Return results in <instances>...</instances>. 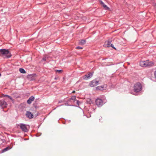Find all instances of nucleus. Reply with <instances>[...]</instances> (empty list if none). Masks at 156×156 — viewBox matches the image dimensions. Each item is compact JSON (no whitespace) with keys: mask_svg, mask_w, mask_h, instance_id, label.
Returning <instances> with one entry per match:
<instances>
[{"mask_svg":"<svg viewBox=\"0 0 156 156\" xmlns=\"http://www.w3.org/2000/svg\"><path fill=\"white\" fill-rule=\"evenodd\" d=\"M0 56L6 58H9L11 57V55L8 50L2 49H0Z\"/></svg>","mask_w":156,"mask_h":156,"instance_id":"1","label":"nucleus"},{"mask_svg":"<svg viewBox=\"0 0 156 156\" xmlns=\"http://www.w3.org/2000/svg\"><path fill=\"white\" fill-rule=\"evenodd\" d=\"M1 73H0V76H1Z\"/></svg>","mask_w":156,"mask_h":156,"instance_id":"29","label":"nucleus"},{"mask_svg":"<svg viewBox=\"0 0 156 156\" xmlns=\"http://www.w3.org/2000/svg\"><path fill=\"white\" fill-rule=\"evenodd\" d=\"M34 98L33 96H31L29 99L27 100V103L29 104H31L32 101H34Z\"/></svg>","mask_w":156,"mask_h":156,"instance_id":"11","label":"nucleus"},{"mask_svg":"<svg viewBox=\"0 0 156 156\" xmlns=\"http://www.w3.org/2000/svg\"><path fill=\"white\" fill-rule=\"evenodd\" d=\"M62 71V70H56V71L57 72H58V73H60Z\"/></svg>","mask_w":156,"mask_h":156,"instance_id":"22","label":"nucleus"},{"mask_svg":"<svg viewBox=\"0 0 156 156\" xmlns=\"http://www.w3.org/2000/svg\"><path fill=\"white\" fill-rule=\"evenodd\" d=\"M83 48L81 47H80V46H78L76 47V48L77 49H81Z\"/></svg>","mask_w":156,"mask_h":156,"instance_id":"21","label":"nucleus"},{"mask_svg":"<svg viewBox=\"0 0 156 156\" xmlns=\"http://www.w3.org/2000/svg\"><path fill=\"white\" fill-rule=\"evenodd\" d=\"M154 76H155V78H156V70L154 72Z\"/></svg>","mask_w":156,"mask_h":156,"instance_id":"25","label":"nucleus"},{"mask_svg":"<svg viewBox=\"0 0 156 156\" xmlns=\"http://www.w3.org/2000/svg\"><path fill=\"white\" fill-rule=\"evenodd\" d=\"M10 149V148L9 147H6L2 151V152H5L7 151Z\"/></svg>","mask_w":156,"mask_h":156,"instance_id":"15","label":"nucleus"},{"mask_svg":"<svg viewBox=\"0 0 156 156\" xmlns=\"http://www.w3.org/2000/svg\"><path fill=\"white\" fill-rule=\"evenodd\" d=\"M85 43V40H81L79 42V44L80 45H83Z\"/></svg>","mask_w":156,"mask_h":156,"instance_id":"13","label":"nucleus"},{"mask_svg":"<svg viewBox=\"0 0 156 156\" xmlns=\"http://www.w3.org/2000/svg\"><path fill=\"white\" fill-rule=\"evenodd\" d=\"M142 89V86L141 83H137L135 84L134 86V90L136 92H139Z\"/></svg>","mask_w":156,"mask_h":156,"instance_id":"3","label":"nucleus"},{"mask_svg":"<svg viewBox=\"0 0 156 156\" xmlns=\"http://www.w3.org/2000/svg\"><path fill=\"white\" fill-rule=\"evenodd\" d=\"M104 46L105 47H112L115 49H116V48L114 47V45L111 44V42L109 41H106L104 44Z\"/></svg>","mask_w":156,"mask_h":156,"instance_id":"4","label":"nucleus"},{"mask_svg":"<svg viewBox=\"0 0 156 156\" xmlns=\"http://www.w3.org/2000/svg\"><path fill=\"white\" fill-rule=\"evenodd\" d=\"M93 73H90L85 75L83 77V79L85 80H87L90 78L93 75Z\"/></svg>","mask_w":156,"mask_h":156,"instance_id":"8","label":"nucleus"},{"mask_svg":"<svg viewBox=\"0 0 156 156\" xmlns=\"http://www.w3.org/2000/svg\"><path fill=\"white\" fill-rule=\"evenodd\" d=\"M20 72L23 73H25L26 72L25 71L23 68H20L19 69Z\"/></svg>","mask_w":156,"mask_h":156,"instance_id":"16","label":"nucleus"},{"mask_svg":"<svg viewBox=\"0 0 156 156\" xmlns=\"http://www.w3.org/2000/svg\"><path fill=\"white\" fill-rule=\"evenodd\" d=\"M0 105L2 107H6L7 105L6 102L4 101H0Z\"/></svg>","mask_w":156,"mask_h":156,"instance_id":"10","label":"nucleus"},{"mask_svg":"<svg viewBox=\"0 0 156 156\" xmlns=\"http://www.w3.org/2000/svg\"><path fill=\"white\" fill-rule=\"evenodd\" d=\"M62 101H63L62 100H60V101H59L58 103H62Z\"/></svg>","mask_w":156,"mask_h":156,"instance_id":"26","label":"nucleus"},{"mask_svg":"<svg viewBox=\"0 0 156 156\" xmlns=\"http://www.w3.org/2000/svg\"><path fill=\"white\" fill-rule=\"evenodd\" d=\"M8 97L11 100H13V99H12V98L10 96H8Z\"/></svg>","mask_w":156,"mask_h":156,"instance_id":"23","label":"nucleus"},{"mask_svg":"<svg viewBox=\"0 0 156 156\" xmlns=\"http://www.w3.org/2000/svg\"><path fill=\"white\" fill-rule=\"evenodd\" d=\"M4 97H8V96H9V95H4Z\"/></svg>","mask_w":156,"mask_h":156,"instance_id":"27","label":"nucleus"},{"mask_svg":"<svg viewBox=\"0 0 156 156\" xmlns=\"http://www.w3.org/2000/svg\"><path fill=\"white\" fill-rule=\"evenodd\" d=\"M75 92V90H73V91H72V93H74Z\"/></svg>","mask_w":156,"mask_h":156,"instance_id":"28","label":"nucleus"},{"mask_svg":"<svg viewBox=\"0 0 156 156\" xmlns=\"http://www.w3.org/2000/svg\"><path fill=\"white\" fill-rule=\"evenodd\" d=\"M47 58H48L46 56L42 58V60H43L44 61H46V60Z\"/></svg>","mask_w":156,"mask_h":156,"instance_id":"20","label":"nucleus"},{"mask_svg":"<svg viewBox=\"0 0 156 156\" xmlns=\"http://www.w3.org/2000/svg\"><path fill=\"white\" fill-rule=\"evenodd\" d=\"M100 3L102 5L104 4L102 1H100Z\"/></svg>","mask_w":156,"mask_h":156,"instance_id":"24","label":"nucleus"},{"mask_svg":"<svg viewBox=\"0 0 156 156\" xmlns=\"http://www.w3.org/2000/svg\"><path fill=\"white\" fill-rule=\"evenodd\" d=\"M20 129H21L23 131L25 132H27L28 131V130L25 124H20Z\"/></svg>","mask_w":156,"mask_h":156,"instance_id":"7","label":"nucleus"},{"mask_svg":"<svg viewBox=\"0 0 156 156\" xmlns=\"http://www.w3.org/2000/svg\"><path fill=\"white\" fill-rule=\"evenodd\" d=\"M73 100V101L75 102V100H76V96H73L71 98L69 99V101H70L71 100Z\"/></svg>","mask_w":156,"mask_h":156,"instance_id":"14","label":"nucleus"},{"mask_svg":"<svg viewBox=\"0 0 156 156\" xmlns=\"http://www.w3.org/2000/svg\"><path fill=\"white\" fill-rule=\"evenodd\" d=\"M70 101H69V100H68V101L65 103V105H70V104L69 103Z\"/></svg>","mask_w":156,"mask_h":156,"instance_id":"18","label":"nucleus"},{"mask_svg":"<svg viewBox=\"0 0 156 156\" xmlns=\"http://www.w3.org/2000/svg\"><path fill=\"white\" fill-rule=\"evenodd\" d=\"M75 102L76 103L77 105H79L80 102L79 101L76 100H75Z\"/></svg>","mask_w":156,"mask_h":156,"instance_id":"19","label":"nucleus"},{"mask_svg":"<svg viewBox=\"0 0 156 156\" xmlns=\"http://www.w3.org/2000/svg\"><path fill=\"white\" fill-rule=\"evenodd\" d=\"M99 81L96 80H93L90 83V86L91 87H94L98 84Z\"/></svg>","mask_w":156,"mask_h":156,"instance_id":"6","label":"nucleus"},{"mask_svg":"<svg viewBox=\"0 0 156 156\" xmlns=\"http://www.w3.org/2000/svg\"><path fill=\"white\" fill-rule=\"evenodd\" d=\"M26 116L30 119L32 118L33 117V115L29 112H27L26 114Z\"/></svg>","mask_w":156,"mask_h":156,"instance_id":"9","label":"nucleus"},{"mask_svg":"<svg viewBox=\"0 0 156 156\" xmlns=\"http://www.w3.org/2000/svg\"><path fill=\"white\" fill-rule=\"evenodd\" d=\"M96 105L98 107H101L103 105V101L102 99L99 98L97 99L95 101Z\"/></svg>","mask_w":156,"mask_h":156,"instance_id":"5","label":"nucleus"},{"mask_svg":"<svg viewBox=\"0 0 156 156\" xmlns=\"http://www.w3.org/2000/svg\"><path fill=\"white\" fill-rule=\"evenodd\" d=\"M103 7L105 10H108L109 9V8L105 4L102 5Z\"/></svg>","mask_w":156,"mask_h":156,"instance_id":"17","label":"nucleus"},{"mask_svg":"<svg viewBox=\"0 0 156 156\" xmlns=\"http://www.w3.org/2000/svg\"><path fill=\"white\" fill-rule=\"evenodd\" d=\"M140 64L142 67H150L153 65V63L152 62H149L148 60H146L140 61Z\"/></svg>","mask_w":156,"mask_h":156,"instance_id":"2","label":"nucleus"},{"mask_svg":"<svg viewBox=\"0 0 156 156\" xmlns=\"http://www.w3.org/2000/svg\"><path fill=\"white\" fill-rule=\"evenodd\" d=\"M96 88L97 90H104V86H100L97 87Z\"/></svg>","mask_w":156,"mask_h":156,"instance_id":"12","label":"nucleus"}]
</instances>
